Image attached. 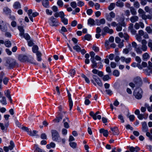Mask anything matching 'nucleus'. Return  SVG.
Wrapping results in <instances>:
<instances>
[{
    "instance_id": "48",
    "label": "nucleus",
    "mask_w": 152,
    "mask_h": 152,
    "mask_svg": "<svg viewBox=\"0 0 152 152\" xmlns=\"http://www.w3.org/2000/svg\"><path fill=\"white\" fill-rule=\"evenodd\" d=\"M70 145L73 148H75L76 147L77 144L76 142H72L69 143Z\"/></svg>"
},
{
    "instance_id": "43",
    "label": "nucleus",
    "mask_w": 152,
    "mask_h": 152,
    "mask_svg": "<svg viewBox=\"0 0 152 152\" xmlns=\"http://www.w3.org/2000/svg\"><path fill=\"white\" fill-rule=\"evenodd\" d=\"M61 21L64 25H67L68 23V20L64 17L61 19Z\"/></svg>"
},
{
    "instance_id": "61",
    "label": "nucleus",
    "mask_w": 152,
    "mask_h": 152,
    "mask_svg": "<svg viewBox=\"0 0 152 152\" xmlns=\"http://www.w3.org/2000/svg\"><path fill=\"white\" fill-rule=\"evenodd\" d=\"M93 10L91 9H89L87 10L86 12L87 14L88 15H91L93 13Z\"/></svg>"
},
{
    "instance_id": "58",
    "label": "nucleus",
    "mask_w": 152,
    "mask_h": 152,
    "mask_svg": "<svg viewBox=\"0 0 152 152\" xmlns=\"http://www.w3.org/2000/svg\"><path fill=\"white\" fill-rule=\"evenodd\" d=\"M135 60L138 62L139 64H140L141 61V60L140 57L138 56H136L135 58Z\"/></svg>"
},
{
    "instance_id": "3",
    "label": "nucleus",
    "mask_w": 152,
    "mask_h": 152,
    "mask_svg": "<svg viewBox=\"0 0 152 152\" xmlns=\"http://www.w3.org/2000/svg\"><path fill=\"white\" fill-rule=\"evenodd\" d=\"M52 139L54 141L60 142L61 141V139L60 137L58 132L56 130H52L51 131Z\"/></svg>"
},
{
    "instance_id": "32",
    "label": "nucleus",
    "mask_w": 152,
    "mask_h": 152,
    "mask_svg": "<svg viewBox=\"0 0 152 152\" xmlns=\"http://www.w3.org/2000/svg\"><path fill=\"white\" fill-rule=\"evenodd\" d=\"M129 46H130V47L128 48H125L123 50V53H125V54H128L129 52V50H131L132 49V48H131V44H129Z\"/></svg>"
},
{
    "instance_id": "44",
    "label": "nucleus",
    "mask_w": 152,
    "mask_h": 152,
    "mask_svg": "<svg viewBox=\"0 0 152 152\" xmlns=\"http://www.w3.org/2000/svg\"><path fill=\"white\" fill-rule=\"evenodd\" d=\"M145 10L146 12H148L150 14L152 11V9H150L148 6H146L145 8Z\"/></svg>"
},
{
    "instance_id": "62",
    "label": "nucleus",
    "mask_w": 152,
    "mask_h": 152,
    "mask_svg": "<svg viewBox=\"0 0 152 152\" xmlns=\"http://www.w3.org/2000/svg\"><path fill=\"white\" fill-rule=\"evenodd\" d=\"M135 51H136V52L137 53L139 54H141L142 52V51L141 50V49L139 48H136L135 49Z\"/></svg>"
},
{
    "instance_id": "17",
    "label": "nucleus",
    "mask_w": 152,
    "mask_h": 152,
    "mask_svg": "<svg viewBox=\"0 0 152 152\" xmlns=\"http://www.w3.org/2000/svg\"><path fill=\"white\" fill-rule=\"evenodd\" d=\"M104 32L108 33L111 34L113 32V31L112 29H110L108 27L105 26L103 29Z\"/></svg>"
},
{
    "instance_id": "53",
    "label": "nucleus",
    "mask_w": 152,
    "mask_h": 152,
    "mask_svg": "<svg viewBox=\"0 0 152 152\" xmlns=\"http://www.w3.org/2000/svg\"><path fill=\"white\" fill-rule=\"evenodd\" d=\"M140 5L139 3L137 1H135L134 3V6L137 8H139L140 7Z\"/></svg>"
},
{
    "instance_id": "20",
    "label": "nucleus",
    "mask_w": 152,
    "mask_h": 152,
    "mask_svg": "<svg viewBox=\"0 0 152 152\" xmlns=\"http://www.w3.org/2000/svg\"><path fill=\"white\" fill-rule=\"evenodd\" d=\"M42 4L43 6L45 8H49L50 7L49 2L48 0H42Z\"/></svg>"
},
{
    "instance_id": "54",
    "label": "nucleus",
    "mask_w": 152,
    "mask_h": 152,
    "mask_svg": "<svg viewBox=\"0 0 152 152\" xmlns=\"http://www.w3.org/2000/svg\"><path fill=\"white\" fill-rule=\"evenodd\" d=\"M58 14L59 15V17H60L61 18V19L64 17V16H65V15L63 12H58Z\"/></svg>"
},
{
    "instance_id": "37",
    "label": "nucleus",
    "mask_w": 152,
    "mask_h": 152,
    "mask_svg": "<svg viewBox=\"0 0 152 152\" xmlns=\"http://www.w3.org/2000/svg\"><path fill=\"white\" fill-rule=\"evenodd\" d=\"M34 147L35 148V150L34 151V152H42V150L39 148L38 145H35Z\"/></svg>"
},
{
    "instance_id": "6",
    "label": "nucleus",
    "mask_w": 152,
    "mask_h": 152,
    "mask_svg": "<svg viewBox=\"0 0 152 152\" xmlns=\"http://www.w3.org/2000/svg\"><path fill=\"white\" fill-rule=\"evenodd\" d=\"M133 81L135 83L136 87H140L142 84V81L141 78L139 77H137L133 79Z\"/></svg>"
},
{
    "instance_id": "31",
    "label": "nucleus",
    "mask_w": 152,
    "mask_h": 152,
    "mask_svg": "<svg viewBox=\"0 0 152 152\" xmlns=\"http://www.w3.org/2000/svg\"><path fill=\"white\" fill-rule=\"evenodd\" d=\"M36 55L37 57V60L39 61H41L42 59L41 58L42 54L39 52H37L36 53Z\"/></svg>"
},
{
    "instance_id": "46",
    "label": "nucleus",
    "mask_w": 152,
    "mask_h": 152,
    "mask_svg": "<svg viewBox=\"0 0 152 152\" xmlns=\"http://www.w3.org/2000/svg\"><path fill=\"white\" fill-rule=\"evenodd\" d=\"M57 5L60 7H62L63 5V3L62 1L61 0H58L57 2Z\"/></svg>"
},
{
    "instance_id": "24",
    "label": "nucleus",
    "mask_w": 152,
    "mask_h": 152,
    "mask_svg": "<svg viewBox=\"0 0 152 152\" xmlns=\"http://www.w3.org/2000/svg\"><path fill=\"white\" fill-rule=\"evenodd\" d=\"M95 20L92 18H89L88 20V24L91 26L95 25Z\"/></svg>"
},
{
    "instance_id": "42",
    "label": "nucleus",
    "mask_w": 152,
    "mask_h": 152,
    "mask_svg": "<svg viewBox=\"0 0 152 152\" xmlns=\"http://www.w3.org/2000/svg\"><path fill=\"white\" fill-rule=\"evenodd\" d=\"M105 18L108 21H111L112 20V18L108 13L106 14Z\"/></svg>"
},
{
    "instance_id": "19",
    "label": "nucleus",
    "mask_w": 152,
    "mask_h": 152,
    "mask_svg": "<svg viewBox=\"0 0 152 152\" xmlns=\"http://www.w3.org/2000/svg\"><path fill=\"white\" fill-rule=\"evenodd\" d=\"M100 133L103 134V135L105 137H107L108 134V132L107 130H105L104 129H101L99 130Z\"/></svg>"
},
{
    "instance_id": "50",
    "label": "nucleus",
    "mask_w": 152,
    "mask_h": 152,
    "mask_svg": "<svg viewBox=\"0 0 152 152\" xmlns=\"http://www.w3.org/2000/svg\"><path fill=\"white\" fill-rule=\"evenodd\" d=\"M145 30L148 33L150 34L152 33V30L150 27H147L145 28Z\"/></svg>"
},
{
    "instance_id": "39",
    "label": "nucleus",
    "mask_w": 152,
    "mask_h": 152,
    "mask_svg": "<svg viewBox=\"0 0 152 152\" xmlns=\"http://www.w3.org/2000/svg\"><path fill=\"white\" fill-rule=\"evenodd\" d=\"M32 51L34 53H37V52H38V47L37 46V45H34L33 46L32 48Z\"/></svg>"
},
{
    "instance_id": "59",
    "label": "nucleus",
    "mask_w": 152,
    "mask_h": 152,
    "mask_svg": "<svg viewBox=\"0 0 152 152\" xmlns=\"http://www.w3.org/2000/svg\"><path fill=\"white\" fill-rule=\"evenodd\" d=\"M9 80V79L7 77H5L3 79V83L5 85L7 84Z\"/></svg>"
},
{
    "instance_id": "1",
    "label": "nucleus",
    "mask_w": 152,
    "mask_h": 152,
    "mask_svg": "<svg viewBox=\"0 0 152 152\" xmlns=\"http://www.w3.org/2000/svg\"><path fill=\"white\" fill-rule=\"evenodd\" d=\"M6 66L8 69H13L16 66H18L19 64L16 61L11 58H7L6 60Z\"/></svg>"
},
{
    "instance_id": "29",
    "label": "nucleus",
    "mask_w": 152,
    "mask_h": 152,
    "mask_svg": "<svg viewBox=\"0 0 152 152\" xmlns=\"http://www.w3.org/2000/svg\"><path fill=\"white\" fill-rule=\"evenodd\" d=\"M73 48L77 52H79L81 50V48L78 45H76L73 47Z\"/></svg>"
},
{
    "instance_id": "36",
    "label": "nucleus",
    "mask_w": 152,
    "mask_h": 152,
    "mask_svg": "<svg viewBox=\"0 0 152 152\" xmlns=\"http://www.w3.org/2000/svg\"><path fill=\"white\" fill-rule=\"evenodd\" d=\"M148 69L150 70L149 72L151 73L152 72V63L151 61H149L148 62Z\"/></svg>"
},
{
    "instance_id": "9",
    "label": "nucleus",
    "mask_w": 152,
    "mask_h": 152,
    "mask_svg": "<svg viewBox=\"0 0 152 152\" xmlns=\"http://www.w3.org/2000/svg\"><path fill=\"white\" fill-rule=\"evenodd\" d=\"M93 78L95 81L97 85L100 87H102L103 84L100 78L97 76L96 75H93L92 76Z\"/></svg>"
},
{
    "instance_id": "35",
    "label": "nucleus",
    "mask_w": 152,
    "mask_h": 152,
    "mask_svg": "<svg viewBox=\"0 0 152 152\" xmlns=\"http://www.w3.org/2000/svg\"><path fill=\"white\" fill-rule=\"evenodd\" d=\"M15 147V144L12 141H11L10 142V145L8 147L9 150H12Z\"/></svg>"
},
{
    "instance_id": "57",
    "label": "nucleus",
    "mask_w": 152,
    "mask_h": 152,
    "mask_svg": "<svg viewBox=\"0 0 152 152\" xmlns=\"http://www.w3.org/2000/svg\"><path fill=\"white\" fill-rule=\"evenodd\" d=\"M77 24V22L76 20L73 21L71 23V26L73 27L75 26Z\"/></svg>"
},
{
    "instance_id": "21",
    "label": "nucleus",
    "mask_w": 152,
    "mask_h": 152,
    "mask_svg": "<svg viewBox=\"0 0 152 152\" xmlns=\"http://www.w3.org/2000/svg\"><path fill=\"white\" fill-rule=\"evenodd\" d=\"M138 17L137 16H135V15L132 16L130 19L131 22L132 23H134L137 21H138Z\"/></svg>"
},
{
    "instance_id": "8",
    "label": "nucleus",
    "mask_w": 152,
    "mask_h": 152,
    "mask_svg": "<svg viewBox=\"0 0 152 152\" xmlns=\"http://www.w3.org/2000/svg\"><path fill=\"white\" fill-rule=\"evenodd\" d=\"M50 25L52 26H56L58 25V22L57 19L55 18L53 16H51L50 19Z\"/></svg>"
},
{
    "instance_id": "26",
    "label": "nucleus",
    "mask_w": 152,
    "mask_h": 152,
    "mask_svg": "<svg viewBox=\"0 0 152 152\" xmlns=\"http://www.w3.org/2000/svg\"><path fill=\"white\" fill-rule=\"evenodd\" d=\"M13 7L15 9H18L21 8V5L19 2L16 1L14 3Z\"/></svg>"
},
{
    "instance_id": "11",
    "label": "nucleus",
    "mask_w": 152,
    "mask_h": 152,
    "mask_svg": "<svg viewBox=\"0 0 152 152\" xmlns=\"http://www.w3.org/2000/svg\"><path fill=\"white\" fill-rule=\"evenodd\" d=\"M110 129L112 131H110V133H113L114 135H118L119 134V130L116 127L114 128H110Z\"/></svg>"
},
{
    "instance_id": "60",
    "label": "nucleus",
    "mask_w": 152,
    "mask_h": 152,
    "mask_svg": "<svg viewBox=\"0 0 152 152\" xmlns=\"http://www.w3.org/2000/svg\"><path fill=\"white\" fill-rule=\"evenodd\" d=\"M90 103L91 102L87 98V97H86L85 100L84 102L85 104L86 105H88L90 104Z\"/></svg>"
},
{
    "instance_id": "64",
    "label": "nucleus",
    "mask_w": 152,
    "mask_h": 152,
    "mask_svg": "<svg viewBox=\"0 0 152 152\" xmlns=\"http://www.w3.org/2000/svg\"><path fill=\"white\" fill-rule=\"evenodd\" d=\"M84 3L81 1H79L77 3V5L79 7H81L84 5Z\"/></svg>"
},
{
    "instance_id": "14",
    "label": "nucleus",
    "mask_w": 152,
    "mask_h": 152,
    "mask_svg": "<svg viewBox=\"0 0 152 152\" xmlns=\"http://www.w3.org/2000/svg\"><path fill=\"white\" fill-rule=\"evenodd\" d=\"M68 97L69 105V110H71L73 106V104L71 97V95L70 93L68 94Z\"/></svg>"
},
{
    "instance_id": "63",
    "label": "nucleus",
    "mask_w": 152,
    "mask_h": 152,
    "mask_svg": "<svg viewBox=\"0 0 152 152\" xmlns=\"http://www.w3.org/2000/svg\"><path fill=\"white\" fill-rule=\"evenodd\" d=\"M144 114H140L138 115L137 117L140 120H142L144 117Z\"/></svg>"
},
{
    "instance_id": "16",
    "label": "nucleus",
    "mask_w": 152,
    "mask_h": 152,
    "mask_svg": "<svg viewBox=\"0 0 152 152\" xmlns=\"http://www.w3.org/2000/svg\"><path fill=\"white\" fill-rule=\"evenodd\" d=\"M38 132V131L36 130H33V131L31 130L29 131V132L28 133V134L31 136H35L38 137H39V135L37 134Z\"/></svg>"
},
{
    "instance_id": "12",
    "label": "nucleus",
    "mask_w": 152,
    "mask_h": 152,
    "mask_svg": "<svg viewBox=\"0 0 152 152\" xmlns=\"http://www.w3.org/2000/svg\"><path fill=\"white\" fill-rule=\"evenodd\" d=\"M0 29L4 32L7 30V27L4 25L3 21L2 20H0Z\"/></svg>"
},
{
    "instance_id": "51",
    "label": "nucleus",
    "mask_w": 152,
    "mask_h": 152,
    "mask_svg": "<svg viewBox=\"0 0 152 152\" xmlns=\"http://www.w3.org/2000/svg\"><path fill=\"white\" fill-rule=\"evenodd\" d=\"M91 36L90 35L87 34L85 36L84 38L85 39L89 41L91 39Z\"/></svg>"
},
{
    "instance_id": "13",
    "label": "nucleus",
    "mask_w": 152,
    "mask_h": 152,
    "mask_svg": "<svg viewBox=\"0 0 152 152\" xmlns=\"http://www.w3.org/2000/svg\"><path fill=\"white\" fill-rule=\"evenodd\" d=\"M127 148L129 149V151L131 152H134V151L137 152L140 150V148L137 146L135 148L133 146H128Z\"/></svg>"
},
{
    "instance_id": "56",
    "label": "nucleus",
    "mask_w": 152,
    "mask_h": 152,
    "mask_svg": "<svg viewBox=\"0 0 152 152\" xmlns=\"http://www.w3.org/2000/svg\"><path fill=\"white\" fill-rule=\"evenodd\" d=\"M40 137L42 139H46L47 135L45 133H42L40 135Z\"/></svg>"
},
{
    "instance_id": "7",
    "label": "nucleus",
    "mask_w": 152,
    "mask_h": 152,
    "mask_svg": "<svg viewBox=\"0 0 152 152\" xmlns=\"http://www.w3.org/2000/svg\"><path fill=\"white\" fill-rule=\"evenodd\" d=\"M100 112L99 111L96 112L95 113H94L93 111H91L90 113V115L92 117L93 119L94 120H96L97 119L100 120L101 118V115H99L97 116V115Z\"/></svg>"
},
{
    "instance_id": "27",
    "label": "nucleus",
    "mask_w": 152,
    "mask_h": 152,
    "mask_svg": "<svg viewBox=\"0 0 152 152\" xmlns=\"http://www.w3.org/2000/svg\"><path fill=\"white\" fill-rule=\"evenodd\" d=\"M130 9L132 15H136L137 12H136L135 9L133 7H130Z\"/></svg>"
},
{
    "instance_id": "2",
    "label": "nucleus",
    "mask_w": 152,
    "mask_h": 152,
    "mask_svg": "<svg viewBox=\"0 0 152 152\" xmlns=\"http://www.w3.org/2000/svg\"><path fill=\"white\" fill-rule=\"evenodd\" d=\"M19 60L21 62H24L27 61L34 65H37L38 64L34 62L33 58L31 56L28 57L24 55H20L18 57Z\"/></svg>"
},
{
    "instance_id": "45",
    "label": "nucleus",
    "mask_w": 152,
    "mask_h": 152,
    "mask_svg": "<svg viewBox=\"0 0 152 152\" xmlns=\"http://www.w3.org/2000/svg\"><path fill=\"white\" fill-rule=\"evenodd\" d=\"M4 44L6 47H10L11 46V43L10 41H7L5 42Z\"/></svg>"
},
{
    "instance_id": "38",
    "label": "nucleus",
    "mask_w": 152,
    "mask_h": 152,
    "mask_svg": "<svg viewBox=\"0 0 152 152\" xmlns=\"http://www.w3.org/2000/svg\"><path fill=\"white\" fill-rule=\"evenodd\" d=\"M110 79V78L108 75L103 76V77H102V80L104 81H107Z\"/></svg>"
},
{
    "instance_id": "52",
    "label": "nucleus",
    "mask_w": 152,
    "mask_h": 152,
    "mask_svg": "<svg viewBox=\"0 0 152 152\" xmlns=\"http://www.w3.org/2000/svg\"><path fill=\"white\" fill-rule=\"evenodd\" d=\"M23 36L27 40H29L30 39V36L27 33L25 34Z\"/></svg>"
},
{
    "instance_id": "55",
    "label": "nucleus",
    "mask_w": 152,
    "mask_h": 152,
    "mask_svg": "<svg viewBox=\"0 0 152 152\" xmlns=\"http://www.w3.org/2000/svg\"><path fill=\"white\" fill-rule=\"evenodd\" d=\"M118 118L121 120V123H123L124 122V120L123 116L121 115H119L118 116Z\"/></svg>"
},
{
    "instance_id": "47",
    "label": "nucleus",
    "mask_w": 152,
    "mask_h": 152,
    "mask_svg": "<svg viewBox=\"0 0 152 152\" xmlns=\"http://www.w3.org/2000/svg\"><path fill=\"white\" fill-rule=\"evenodd\" d=\"M113 75L116 77H118L119 76V72L118 70H115L113 72Z\"/></svg>"
},
{
    "instance_id": "33",
    "label": "nucleus",
    "mask_w": 152,
    "mask_h": 152,
    "mask_svg": "<svg viewBox=\"0 0 152 152\" xmlns=\"http://www.w3.org/2000/svg\"><path fill=\"white\" fill-rule=\"evenodd\" d=\"M116 26L117 28H116V30L117 31H121L122 29V27L121 25V23H117Z\"/></svg>"
},
{
    "instance_id": "22",
    "label": "nucleus",
    "mask_w": 152,
    "mask_h": 152,
    "mask_svg": "<svg viewBox=\"0 0 152 152\" xmlns=\"http://www.w3.org/2000/svg\"><path fill=\"white\" fill-rule=\"evenodd\" d=\"M3 11L4 14L7 15H10L11 13V10L7 7H4Z\"/></svg>"
},
{
    "instance_id": "5",
    "label": "nucleus",
    "mask_w": 152,
    "mask_h": 152,
    "mask_svg": "<svg viewBox=\"0 0 152 152\" xmlns=\"http://www.w3.org/2000/svg\"><path fill=\"white\" fill-rule=\"evenodd\" d=\"M90 54L91 58L90 60L92 63L91 66L92 68H96L97 67V63L95 60L94 57L95 56V53L93 51H91L90 53Z\"/></svg>"
},
{
    "instance_id": "28",
    "label": "nucleus",
    "mask_w": 152,
    "mask_h": 152,
    "mask_svg": "<svg viewBox=\"0 0 152 152\" xmlns=\"http://www.w3.org/2000/svg\"><path fill=\"white\" fill-rule=\"evenodd\" d=\"M58 113V115L62 119L64 117H65V118H66V112H60L59 113Z\"/></svg>"
},
{
    "instance_id": "25",
    "label": "nucleus",
    "mask_w": 152,
    "mask_h": 152,
    "mask_svg": "<svg viewBox=\"0 0 152 152\" xmlns=\"http://www.w3.org/2000/svg\"><path fill=\"white\" fill-rule=\"evenodd\" d=\"M18 29L20 32L19 35L21 36H23L25 34L24 33V30L23 27L21 26H18Z\"/></svg>"
},
{
    "instance_id": "23",
    "label": "nucleus",
    "mask_w": 152,
    "mask_h": 152,
    "mask_svg": "<svg viewBox=\"0 0 152 152\" xmlns=\"http://www.w3.org/2000/svg\"><path fill=\"white\" fill-rule=\"evenodd\" d=\"M116 5L117 6L122 8L124 6V4L121 0H118L116 3Z\"/></svg>"
},
{
    "instance_id": "15",
    "label": "nucleus",
    "mask_w": 152,
    "mask_h": 152,
    "mask_svg": "<svg viewBox=\"0 0 152 152\" xmlns=\"http://www.w3.org/2000/svg\"><path fill=\"white\" fill-rule=\"evenodd\" d=\"M142 131L144 132H147L148 131V128L146 122H142Z\"/></svg>"
},
{
    "instance_id": "34",
    "label": "nucleus",
    "mask_w": 152,
    "mask_h": 152,
    "mask_svg": "<svg viewBox=\"0 0 152 152\" xmlns=\"http://www.w3.org/2000/svg\"><path fill=\"white\" fill-rule=\"evenodd\" d=\"M149 57V54L147 53H145L142 55V58L144 61L146 60Z\"/></svg>"
},
{
    "instance_id": "49",
    "label": "nucleus",
    "mask_w": 152,
    "mask_h": 152,
    "mask_svg": "<svg viewBox=\"0 0 152 152\" xmlns=\"http://www.w3.org/2000/svg\"><path fill=\"white\" fill-rule=\"evenodd\" d=\"M70 5L73 8H75L77 7V4L75 1H72Z\"/></svg>"
},
{
    "instance_id": "18",
    "label": "nucleus",
    "mask_w": 152,
    "mask_h": 152,
    "mask_svg": "<svg viewBox=\"0 0 152 152\" xmlns=\"http://www.w3.org/2000/svg\"><path fill=\"white\" fill-rule=\"evenodd\" d=\"M5 95L9 99L11 103L12 102V99L10 93L9 91L8 90L4 92Z\"/></svg>"
},
{
    "instance_id": "30",
    "label": "nucleus",
    "mask_w": 152,
    "mask_h": 152,
    "mask_svg": "<svg viewBox=\"0 0 152 152\" xmlns=\"http://www.w3.org/2000/svg\"><path fill=\"white\" fill-rule=\"evenodd\" d=\"M62 119L58 115L57 116L55 119L53 120V121L54 123H59L62 120Z\"/></svg>"
},
{
    "instance_id": "4",
    "label": "nucleus",
    "mask_w": 152,
    "mask_h": 152,
    "mask_svg": "<svg viewBox=\"0 0 152 152\" xmlns=\"http://www.w3.org/2000/svg\"><path fill=\"white\" fill-rule=\"evenodd\" d=\"M143 91L142 89L140 88H137L135 89L133 94L135 98L138 99H140L142 97Z\"/></svg>"
},
{
    "instance_id": "40",
    "label": "nucleus",
    "mask_w": 152,
    "mask_h": 152,
    "mask_svg": "<svg viewBox=\"0 0 152 152\" xmlns=\"http://www.w3.org/2000/svg\"><path fill=\"white\" fill-rule=\"evenodd\" d=\"M115 4L114 3H111L108 7V9L110 10H112L115 7Z\"/></svg>"
},
{
    "instance_id": "41",
    "label": "nucleus",
    "mask_w": 152,
    "mask_h": 152,
    "mask_svg": "<svg viewBox=\"0 0 152 152\" xmlns=\"http://www.w3.org/2000/svg\"><path fill=\"white\" fill-rule=\"evenodd\" d=\"M2 100L1 101V103L4 105H6L7 104L6 97L3 96L2 97Z\"/></svg>"
},
{
    "instance_id": "10",
    "label": "nucleus",
    "mask_w": 152,
    "mask_h": 152,
    "mask_svg": "<svg viewBox=\"0 0 152 152\" xmlns=\"http://www.w3.org/2000/svg\"><path fill=\"white\" fill-rule=\"evenodd\" d=\"M70 122V121L69 120L68 117H66V118H64L63 121V123H64V126L66 128H68L69 127L68 123Z\"/></svg>"
}]
</instances>
